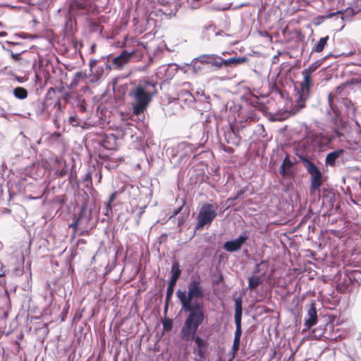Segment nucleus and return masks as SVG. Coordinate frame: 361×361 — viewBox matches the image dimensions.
<instances>
[{"instance_id":"4468645a","label":"nucleus","mask_w":361,"mask_h":361,"mask_svg":"<svg viewBox=\"0 0 361 361\" xmlns=\"http://www.w3.org/2000/svg\"><path fill=\"white\" fill-rule=\"evenodd\" d=\"M351 13L352 10L350 11H348V10H338L336 12H329L326 15L317 16L314 20V23L316 25H319L325 19L331 18L334 16L336 17V18H340L343 21H350L353 16V14L349 15Z\"/></svg>"},{"instance_id":"052dcab7","label":"nucleus","mask_w":361,"mask_h":361,"mask_svg":"<svg viewBox=\"0 0 361 361\" xmlns=\"http://www.w3.org/2000/svg\"><path fill=\"white\" fill-rule=\"evenodd\" d=\"M264 262V261H262L261 263H256L255 268L252 271V275L257 276V274H258L260 272V264Z\"/></svg>"},{"instance_id":"b1692460","label":"nucleus","mask_w":361,"mask_h":361,"mask_svg":"<svg viewBox=\"0 0 361 361\" xmlns=\"http://www.w3.org/2000/svg\"><path fill=\"white\" fill-rule=\"evenodd\" d=\"M341 104L343 105L348 114L354 115L355 114L357 108L349 98L342 97Z\"/></svg>"},{"instance_id":"e433bc0d","label":"nucleus","mask_w":361,"mask_h":361,"mask_svg":"<svg viewBox=\"0 0 361 361\" xmlns=\"http://www.w3.org/2000/svg\"><path fill=\"white\" fill-rule=\"evenodd\" d=\"M3 49L9 52L11 58L16 61H19L21 59L20 54L25 51V50H22L19 52L13 53L12 50L6 48L4 46H3Z\"/></svg>"},{"instance_id":"ddd939ff","label":"nucleus","mask_w":361,"mask_h":361,"mask_svg":"<svg viewBox=\"0 0 361 361\" xmlns=\"http://www.w3.org/2000/svg\"><path fill=\"white\" fill-rule=\"evenodd\" d=\"M345 150L343 148H338L329 152L325 158L324 163L326 166L336 167L344 164L343 154Z\"/></svg>"},{"instance_id":"e2e57ef3","label":"nucleus","mask_w":361,"mask_h":361,"mask_svg":"<svg viewBox=\"0 0 361 361\" xmlns=\"http://www.w3.org/2000/svg\"><path fill=\"white\" fill-rule=\"evenodd\" d=\"M171 2L169 0H158V4L161 7H167L169 6Z\"/></svg>"},{"instance_id":"58836bf2","label":"nucleus","mask_w":361,"mask_h":361,"mask_svg":"<svg viewBox=\"0 0 361 361\" xmlns=\"http://www.w3.org/2000/svg\"><path fill=\"white\" fill-rule=\"evenodd\" d=\"M82 8L83 5L76 0L72 1L70 4V10H71L72 11L80 10Z\"/></svg>"},{"instance_id":"864d4df0","label":"nucleus","mask_w":361,"mask_h":361,"mask_svg":"<svg viewBox=\"0 0 361 361\" xmlns=\"http://www.w3.org/2000/svg\"><path fill=\"white\" fill-rule=\"evenodd\" d=\"M68 122L71 125H72L73 127H77L80 126V123L78 121V118L75 115L71 116L68 118Z\"/></svg>"},{"instance_id":"72a5a7b5","label":"nucleus","mask_w":361,"mask_h":361,"mask_svg":"<svg viewBox=\"0 0 361 361\" xmlns=\"http://www.w3.org/2000/svg\"><path fill=\"white\" fill-rule=\"evenodd\" d=\"M285 166H288V168H293V162L290 160L288 154H287L283 160L279 168V173H283Z\"/></svg>"},{"instance_id":"20e7f679","label":"nucleus","mask_w":361,"mask_h":361,"mask_svg":"<svg viewBox=\"0 0 361 361\" xmlns=\"http://www.w3.org/2000/svg\"><path fill=\"white\" fill-rule=\"evenodd\" d=\"M156 85L155 82L144 81L129 92V96L134 99L132 103V111L134 115L138 116L147 109L152 97L158 93Z\"/></svg>"},{"instance_id":"4c0bfd02","label":"nucleus","mask_w":361,"mask_h":361,"mask_svg":"<svg viewBox=\"0 0 361 361\" xmlns=\"http://www.w3.org/2000/svg\"><path fill=\"white\" fill-rule=\"evenodd\" d=\"M231 6H221V4H212L211 5L209 8L211 11H226L230 8Z\"/></svg>"},{"instance_id":"423d86ee","label":"nucleus","mask_w":361,"mask_h":361,"mask_svg":"<svg viewBox=\"0 0 361 361\" xmlns=\"http://www.w3.org/2000/svg\"><path fill=\"white\" fill-rule=\"evenodd\" d=\"M302 74L303 75V81L300 83V90L298 92V98L296 101L298 111L305 107L306 101L310 97L311 88L313 85L312 73L307 69H304Z\"/></svg>"},{"instance_id":"680f3d73","label":"nucleus","mask_w":361,"mask_h":361,"mask_svg":"<svg viewBox=\"0 0 361 361\" xmlns=\"http://www.w3.org/2000/svg\"><path fill=\"white\" fill-rule=\"evenodd\" d=\"M16 290V286L11 288V289H8L7 287L4 289V294L7 297L8 300H9V294L11 292H15Z\"/></svg>"},{"instance_id":"79ce46f5","label":"nucleus","mask_w":361,"mask_h":361,"mask_svg":"<svg viewBox=\"0 0 361 361\" xmlns=\"http://www.w3.org/2000/svg\"><path fill=\"white\" fill-rule=\"evenodd\" d=\"M243 330H242V324L235 325V331L234 334V339L235 341H240L242 336Z\"/></svg>"},{"instance_id":"aec40b11","label":"nucleus","mask_w":361,"mask_h":361,"mask_svg":"<svg viewBox=\"0 0 361 361\" xmlns=\"http://www.w3.org/2000/svg\"><path fill=\"white\" fill-rule=\"evenodd\" d=\"M164 71L165 76L167 79L171 78L177 72V66L175 63H169L168 65L161 66L160 72Z\"/></svg>"},{"instance_id":"3c124183","label":"nucleus","mask_w":361,"mask_h":361,"mask_svg":"<svg viewBox=\"0 0 361 361\" xmlns=\"http://www.w3.org/2000/svg\"><path fill=\"white\" fill-rule=\"evenodd\" d=\"M117 195H118V192L117 191H114V192H112L110 195V196L109 197V200H108L107 202L106 203V204H107V207H109V205L112 206V204L115 201V200L116 199Z\"/></svg>"},{"instance_id":"412c9836","label":"nucleus","mask_w":361,"mask_h":361,"mask_svg":"<svg viewBox=\"0 0 361 361\" xmlns=\"http://www.w3.org/2000/svg\"><path fill=\"white\" fill-rule=\"evenodd\" d=\"M248 286L247 289L255 290L259 286L262 285L264 282V279L260 276L252 275L247 278Z\"/></svg>"},{"instance_id":"bb28decb","label":"nucleus","mask_w":361,"mask_h":361,"mask_svg":"<svg viewBox=\"0 0 361 361\" xmlns=\"http://www.w3.org/2000/svg\"><path fill=\"white\" fill-rule=\"evenodd\" d=\"M13 96L20 100H23L27 97L28 92L23 87H16L13 90Z\"/></svg>"},{"instance_id":"473e14b6","label":"nucleus","mask_w":361,"mask_h":361,"mask_svg":"<svg viewBox=\"0 0 361 361\" xmlns=\"http://www.w3.org/2000/svg\"><path fill=\"white\" fill-rule=\"evenodd\" d=\"M356 128L354 129V133H355V137H353V142L358 145L361 142V127L357 121H355Z\"/></svg>"},{"instance_id":"6e6d98bb","label":"nucleus","mask_w":361,"mask_h":361,"mask_svg":"<svg viewBox=\"0 0 361 361\" xmlns=\"http://www.w3.org/2000/svg\"><path fill=\"white\" fill-rule=\"evenodd\" d=\"M73 18L69 16H67L66 18V23H65V26L68 29V28H70L71 29L72 28V26H73Z\"/></svg>"},{"instance_id":"9b49d317","label":"nucleus","mask_w":361,"mask_h":361,"mask_svg":"<svg viewBox=\"0 0 361 361\" xmlns=\"http://www.w3.org/2000/svg\"><path fill=\"white\" fill-rule=\"evenodd\" d=\"M215 63L214 70L218 71L223 67L237 66L239 64L247 63L248 58L247 56L231 57L229 59H224L221 56L214 54Z\"/></svg>"},{"instance_id":"13d9d810","label":"nucleus","mask_w":361,"mask_h":361,"mask_svg":"<svg viewBox=\"0 0 361 361\" xmlns=\"http://www.w3.org/2000/svg\"><path fill=\"white\" fill-rule=\"evenodd\" d=\"M238 198H235V195H234L232 197H228L227 200H226V204H228L227 206V208H229L230 207H232L234 205V202L238 200Z\"/></svg>"},{"instance_id":"7c9ffc66","label":"nucleus","mask_w":361,"mask_h":361,"mask_svg":"<svg viewBox=\"0 0 361 361\" xmlns=\"http://www.w3.org/2000/svg\"><path fill=\"white\" fill-rule=\"evenodd\" d=\"M86 73L82 71H78L75 73L71 82V87H76L81 80H83L86 78Z\"/></svg>"},{"instance_id":"774afa93","label":"nucleus","mask_w":361,"mask_h":361,"mask_svg":"<svg viewBox=\"0 0 361 361\" xmlns=\"http://www.w3.org/2000/svg\"><path fill=\"white\" fill-rule=\"evenodd\" d=\"M58 173V176L59 177H63L66 175L67 173V169L66 167L63 168L61 170H60L59 171L57 172Z\"/></svg>"},{"instance_id":"c9c22d12","label":"nucleus","mask_w":361,"mask_h":361,"mask_svg":"<svg viewBox=\"0 0 361 361\" xmlns=\"http://www.w3.org/2000/svg\"><path fill=\"white\" fill-rule=\"evenodd\" d=\"M280 174L283 178H294L295 176L293 168H288V166H285L283 173Z\"/></svg>"},{"instance_id":"09e8293b","label":"nucleus","mask_w":361,"mask_h":361,"mask_svg":"<svg viewBox=\"0 0 361 361\" xmlns=\"http://www.w3.org/2000/svg\"><path fill=\"white\" fill-rule=\"evenodd\" d=\"M201 0H187L192 9H197L201 6Z\"/></svg>"},{"instance_id":"a878e982","label":"nucleus","mask_w":361,"mask_h":361,"mask_svg":"<svg viewBox=\"0 0 361 361\" xmlns=\"http://www.w3.org/2000/svg\"><path fill=\"white\" fill-rule=\"evenodd\" d=\"M182 271L180 268V264L178 261L173 262L171 269V276L170 279L178 281V279L181 275Z\"/></svg>"},{"instance_id":"69168bd1","label":"nucleus","mask_w":361,"mask_h":361,"mask_svg":"<svg viewBox=\"0 0 361 361\" xmlns=\"http://www.w3.org/2000/svg\"><path fill=\"white\" fill-rule=\"evenodd\" d=\"M186 218H187V216H178V226H182L185 223Z\"/></svg>"},{"instance_id":"7ed1b4c3","label":"nucleus","mask_w":361,"mask_h":361,"mask_svg":"<svg viewBox=\"0 0 361 361\" xmlns=\"http://www.w3.org/2000/svg\"><path fill=\"white\" fill-rule=\"evenodd\" d=\"M205 319L184 320L183 325L180 331V336L183 341H194L193 353L199 360L205 361L209 357V342L200 336L197 335L198 329L202 324Z\"/></svg>"},{"instance_id":"6ab92c4d","label":"nucleus","mask_w":361,"mask_h":361,"mask_svg":"<svg viewBox=\"0 0 361 361\" xmlns=\"http://www.w3.org/2000/svg\"><path fill=\"white\" fill-rule=\"evenodd\" d=\"M178 99L181 103H183L189 106H192V105L195 102V97L189 90H182L180 91L178 94Z\"/></svg>"},{"instance_id":"a18cd8bd","label":"nucleus","mask_w":361,"mask_h":361,"mask_svg":"<svg viewBox=\"0 0 361 361\" xmlns=\"http://www.w3.org/2000/svg\"><path fill=\"white\" fill-rule=\"evenodd\" d=\"M73 221L69 225V227L73 228V231L75 232L78 228V225H79L80 222L81 221V220L76 218L75 215L73 216Z\"/></svg>"},{"instance_id":"9d476101","label":"nucleus","mask_w":361,"mask_h":361,"mask_svg":"<svg viewBox=\"0 0 361 361\" xmlns=\"http://www.w3.org/2000/svg\"><path fill=\"white\" fill-rule=\"evenodd\" d=\"M248 239L249 233L247 231H243L238 237L224 242L223 249L231 253L238 252L247 243Z\"/></svg>"},{"instance_id":"c85d7f7f","label":"nucleus","mask_w":361,"mask_h":361,"mask_svg":"<svg viewBox=\"0 0 361 361\" xmlns=\"http://www.w3.org/2000/svg\"><path fill=\"white\" fill-rule=\"evenodd\" d=\"M353 286H360L361 284V271L357 269L348 270Z\"/></svg>"},{"instance_id":"49530a36","label":"nucleus","mask_w":361,"mask_h":361,"mask_svg":"<svg viewBox=\"0 0 361 361\" xmlns=\"http://www.w3.org/2000/svg\"><path fill=\"white\" fill-rule=\"evenodd\" d=\"M171 7L172 13H173V16H175L178 11L181 7V3L179 1H176L171 3Z\"/></svg>"},{"instance_id":"1a4fd4ad","label":"nucleus","mask_w":361,"mask_h":361,"mask_svg":"<svg viewBox=\"0 0 361 361\" xmlns=\"http://www.w3.org/2000/svg\"><path fill=\"white\" fill-rule=\"evenodd\" d=\"M109 56L100 57L99 59H91L89 63L90 74L97 78L107 75L112 68H108L106 63H109Z\"/></svg>"},{"instance_id":"393cba45","label":"nucleus","mask_w":361,"mask_h":361,"mask_svg":"<svg viewBox=\"0 0 361 361\" xmlns=\"http://www.w3.org/2000/svg\"><path fill=\"white\" fill-rule=\"evenodd\" d=\"M329 39V37L328 35L321 37L319 40L314 44L312 49V53L316 52V53H320L322 52L325 47L327 44V42Z\"/></svg>"},{"instance_id":"37998d69","label":"nucleus","mask_w":361,"mask_h":361,"mask_svg":"<svg viewBox=\"0 0 361 361\" xmlns=\"http://www.w3.org/2000/svg\"><path fill=\"white\" fill-rule=\"evenodd\" d=\"M80 197L82 199V205L85 204L86 206H88L90 200V196L88 193L85 190H82L80 194Z\"/></svg>"},{"instance_id":"f03ea898","label":"nucleus","mask_w":361,"mask_h":361,"mask_svg":"<svg viewBox=\"0 0 361 361\" xmlns=\"http://www.w3.org/2000/svg\"><path fill=\"white\" fill-rule=\"evenodd\" d=\"M199 275H192L188 283V290L178 289L176 297L181 305V311L188 313L185 320L206 319L204 298L205 293Z\"/></svg>"},{"instance_id":"a211bd4d","label":"nucleus","mask_w":361,"mask_h":361,"mask_svg":"<svg viewBox=\"0 0 361 361\" xmlns=\"http://www.w3.org/2000/svg\"><path fill=\"white\" fill-rule=\"evenodd\" d=\"M117 138L113 133L105 135L99 141L98 143L100 146L107 150H115L117 148L116 143Z\"/></svg>"},{"instance_id":"c03bdc74","label":"nucleus","mask_w":361,"mask_h":361,"mask_svg":"<svg viewBox=\"0 0 361 361\" xmlns=\"http://www.w3.org/2000/svg\"><path fill=\"white\" fill-rule=\"evenodd\" d=\"M243 311H235L234 322L235 325L242 324Z\"/></svg>"},{"instance_id":"4be33fe9","label":"nucleus","mask_w":361,"mask_h":361,"mask_svg":"<svg viewBox=\"0 0 361 361\" xmlns=\"http://www.w3.org/2000/svg\"><path fill=\"white\" fill-rule=\"evenodd\" d=\"M177 281L174 280H169L167 288H166V299H165V310H167V305L169 302L171 300L173 292H174V288L176 284Z\"/></svg>"},{"instance_id":"c756f323","label":"nucleus","mask_w":361,"mask_h":361,"mask_svg":"<svg viewBox=\"0 0 361 361\" xmlns=\"http://www.w3.org/2000/svg\"><path fill=\"white\" fill-rule=\"evenodd\" d=\"M333 56L331 53H330L329 54L325 56L324 57L320 59H318L317 61H316L315 62H314L313 63H312L307 68H306L307 71L312 72V73L317 71L319 67L323 63V62L327 59L329 56Z\"/></svg>"},{"instance_id":"f257e3e1","label":"nucleus","mask_w":361,"mask_h":361,"mask_svg":"<svg viewBox=\"0 0 361 361\" xmlns=\"http://www.w3.org/2000/svg\"><path fill=\"white\" fill-rule=\"evenodd\" d=\"M326 145L324 135L311 133L303 137L298 144L295 155L310 176L311 192H319L326 177L315 163L316 152H322Z\"/></svg>"},{"instance_id":"4d7b16f0","label":"nucleus","mask_w":361,"mask_h":361,"mask_svg":"<svg viewBox=\"0 0 361 361\" xmlns=\"http://www.w3.org/2000/svg\"><path fill=\"white\" fill-rule=\"evenodd\" d=\"M163 12V10L161 8H155L151 13H150V15L151 16H164V13H162Z\"/></svg>"},{"instance_id":"603ef678","label":"nucleus","mask_w":361,"mask_h":361,"mask_svg":"<svg viewBox=\"0 0 361 361\" xmlns=\"http://www.w3.org/2000/svg\"><path fill=\"white\" fill-rule=\"evenodd\" d=\"M23 272L24 269L23 267H16L12 271V276H20L23 275Z\"/></svg>"},{"instance_id":"8fccbe9b","label":"nucleus","mask_w":361,"mask_h":361,"mask_svg":"<svg viewBox=\"0 0 361 361\" xmlns=\"http://www.w3.org/2000/svg\"><path fill=\"white\" fill-rule=\"evenodd\" d=\"M235 311H243V301L240 297L235 299Z\"/></svg>"},{"instance_id":"f8f14e48","label":"nucleus","mask_w":361,"mask_h":361,"mask_svg":"<svg viewBox=\"0 0 361 361\" xmlns=\"http://www.w3.org/2000/svg\"><path fill=\"white\" fill-rule=\"evenodd\" d=\"M334 281L337 291L341 293L349 290L350 286H353L348 274V270H345L343 272L339 271L334 276Z\"/></svg>"},{"instance_id":"5fc2aeb1","label":"nucleus","mask_w":361,"mask_h":361,"mask_svg":"<svg viewBox=\"0 0 361 361\" xmlns=\"http://www.w3.org/2000/svg\"><path fill=\"white\" fill-rule=\"evenodd\" d=\"M240 341H235L233 340V345H232V351L233 354H235L238 353L240 348Z\"/></svg>"},{"instance_id":"cd10ccee","label":"nucleus","mask_w":361,"mask_h":361,"mask_svg":"<svg viewBox=\"0 0 361 361\" xmlns=\"http://www.w3.org/2000/svg\"><path fill=\"white\" fill-rule=\"evenodd\" d=\"M343 129H340L338 128H334L331 131V135L330 136L324 135V141L325 143H330L336 137H341L344 135V134L341 132Z\"/></svg>"},{"instance_id":"39448f33","label":"nucleus","mask_w":361,"mask_h":361,"mask_svg":"<svg viewBox=\"0 0 361 361\" xmlns=\"http://www.w3.org/2000/svg\"><path fill=\"white\" fill-rule=\"evenodd\" d=\"M214 54H202L192 59L182 68L185 73L192 75H202L206 73L204 65H210L213 71L215 63Z\"/></svg>"},{"instance_id":"bf43d9fd","label":"nucleus","mask_w":361,"mask_h":361,"mask_svg":"<svg viewBox=\"0 0 361 361\" xmlns=\"http://www.w3.org/2000/svg\"><path fill=\"white\" fill-rule=\"evenodd\" d=\"M184 204H185V202H183L181 206H180L178 208L175 209L173 210V213H172V215L170 216L169 219H171L172 217L176 216V215L180 214V212L182 211V209H183Z\"/></svg>"},{"instance_id":"f3484780","label":"nucleus","mask_w":361,"mask_h":361,"mask_svg":"<svg viewBox=\"0 0 361 361\" xmlns=\"http://www.w3.org/2000/svg\"><path fill=\"white\" fill-rule=\"evenodd\" d=\"M248 123H250L248 119L239 122L235 121L230 124L231 133L233 135L235 138L240 140L242 135L246 136L245 131L247 130L246 128Z\"/></svg>"},{"instance_id":"0e129e2a","label":"nucleus","mask_w":361,"mask_h":361,"mask_svg":"<svg viewBox=\"0 0 361 361\" xmlns=\"http://www.w3.org/2000/svg\"><path fill=\"white\" fill-rule=\"evenodd\" d=\"M224 276L222 274H220L217 279L213 281V284H219L224 281Z\"/></svg>"},{"instance_id":"2eb2a0df","label":"nucleus","mask_w":361,"mask_h":361,"mask_svg":"<svg viewBox=\"0 0 361 361\" xmlns=\"http://www.w3.org/2000/svg\"><path fill=\"white\" fill-rule=\"evenodd\" d=\"M328 102L331 107V109L334 112V116L331 118V121L334 126V128L345 129L347 126V122L343 119L341 113L332 104V94H329Z\"/></svg>"},{"instance_id":"5701e85b","label":"nucleus","mask_w":361,"mask_h":361,"mask_svg":"<svg viewBox=\"0 0 361 361\" xmlns=\"http://www.w3.org/2000/svg\"><path fill=\"white\" fill-rule=\"evenodd\" d=\"M73 104L80 111H86V102L83 97L78 94L72 96Z\"/></svg>"},{"instance_id":"0eeeda50","label":"nucleus","mask_w":361,"mask_h":361,"mask_svg":"<svg viewBox=\"0 0 361 361\" xmlns=\"http://www.w3.org/2000/svg\"><path fill=\"white\" fill-rule=\"evenodd\" d=\"M217 205L214 204H204L197 214V222L195 226V229L198 230L205 226L210 225L217 216Z\"/></svg>"},{"instance_id":"ea45409f","label":"nucleus","mask_w":361,"mask_h":361,"mask_svg":"<svg viewBox=\"0 0 361 361\" xmlns=\"http://www.w3.org/2000/svg\"><path fill=\"white\" fill-rule=\"evenodd\" d=\"M161 8L163 10L162 13H164V16H166V18L173 17V13L171 10V4L167 7H161Z\"/></svg>"},{"instance_id":"a19ab883","label":"nucleus","mask_w":361,"mask_h":361,"mask_svg":"<svg viewBox=\"0 0 361 361\" xmlns=\"http://www.w3.org/2000/svg\"><path fill=\"white\" fill-rule=\"evenodd\" d=\"M87 208H88V206H86L85 204V205L81 204V207L80 209V212L78 214V216H76V218L79 219L81 221L83 219H85L87 215Z\"/></svg>"},{"instance_id":"338daca9","label":"nucleus","mask_w":361,"mask_h":361,"mask_svg":"<svg viewBox=\"0 0 361 361\" xmlns=\"http://www.w3.org/2000/svg\"><path fill=\"white\" fill-rule=\"evenodd\" d=\"M105 212H104V214L106 216H109V212L112 213V206L109 205V207H107V204H105Z\"/></svg>"},{"instance_id":"dca6fc26","label":"nucleus","mask_w":361,"mask_h":361,"mask_svg":"<svg viewBox=\"0 0 361 361\" xmlns=\"http://www.w3.org/2000/svg\"><path fill=\"white\" fill-rule=\"evenodd\" d=\"M318 321L317 310L314 302H312L307 307V314L305 318L304 325L309 329L314 326Z\"/></svg>"},{"instance_id":"f704fd0d","label":"nucleus","mask_w":361,"mask_h":361,"mask_svg":"<svg viewBox=\"0 0 361 361\" xmlns=\"http://www.w3.org/2000/svg\"><path fill=\"white\" fill-rule=\"evenodd\" d=\"M253 134L262 137H265L267 136L264 127L262 124H257L255 128L253 130Z\"/></svg>"},{"instance_id":"2f4dec72","label":"nucleus","mask_w":361,"mask_h":361,"mask_svg":"<svg viewBox=\"0 0 361 361\" xmlns=\"http://www.w3.org/2000/svg\"><path fill=\"white\" fill-rule=\"evenodd\" d=\"M353 84H355V82H354L353 79L350 80H347L345 82H342L341 85H339L338 86H337L335 88L334 94H336V95H339V94H341L343 92L344 89L348 85H353ZM331 94H332V97H334L333 93H331Z\"/></svg>"},{"instance_id":"de8ad7c7","label":"nucleus","mask_w":361,"mask_h":361,"mask_svg":"<svg viewBox=\"0 0 361 361\" xmlns=\"http://www.w3.org/2000/svg\"><path fill=\"white\" fill-rule=\"evenodd\" d=\"M248 186H244L240 188L235 194V198H240L243 195H245L248 191Z\"/></svg>"},{"instance_id":"6e6552de","label":"nucleus","mask_w":361,"mask_h":361,"mask_svg":"<svg viewBox=\"0 0 361 361\" xmlns=\"http://www.w3.org/2000/svg\"><path fill=\"white\" fill-rule=\"evenodd\" d=\"M135 51H128L126 49H123L116 56L109 54V62L106 64V67L120 71L135 56Z\"/></svg>"}]
</instances>
